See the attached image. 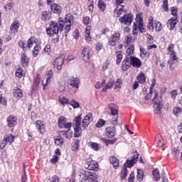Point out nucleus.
Masks as SVG:
<instances>
[{
  "instance_id": "1",
  "label": "nucleus",
  "mask_w": 182,
  "mask_h": 182,
  "mask_svg": "<svg viewBox=\"0 0 182 182\" xmlns=\"http://www.w3.org/2000/svg\"><path fill=\"white\" fill-rule=\"evenodd\" d=\"M93 120L92 118V114L89 113L87 114L82 122V117L79 115L78 117H75L73 119V127L74 129V136L75 137H80L82 136V130H85L90 122ZM82 123V127L81 124Z\"/></svg>"
},
{
  "instance_id": "2",
  "label": "nucleus",
  "mask_w": 182,
  "mask_h": 182,
  "mask_svg": "<svg viewBox=\"0 0 182 182\" xmlns=\"http://www.w3.org/2000/svg\"><path fill=\"white\" fill-rule=\"evenodd\" d=\"M59 25L61 26L62 30L63 29V26H65V33H69V31H70V26H72V23H73V16H72V14H68L64 19H62L60 18L58 20Z\"/></svg>"
},
{
  "instance_id": "3",
  "label": "nucleus",
  "mask_w": 182,
  "mask_h": 182,
  "mask_svg": "<svg viewBox=\"0 0 182 182\" xmlns=\"http://www.w3.org/2000/svg\"><path fill=\"white\" fill-rule=\"evenodd\" d=\"M59 31H62V27H59V24H58L56 21H50L49 28H46L47 34H48L49 36L58 35Z\"/></svg>"
},
{
  "instance_id": "4",
  "label": "nucleus",
  "mask_w": 182,
  "mask_h": 182,
  "mask_svg": "<svg viewBox=\"0 0 182 182\" xmlns=\"http://www.w3.org/2000/svg\"><path fill=\"white\" fill-rule=\"evenodd\" d=\"M147 28L151 31H154L155 29L156 32H160V31L163 29V26L159 21H155L154 23H153V17L150 16L149 18V24L147 26Z\"/></svg>"
},
{
  "instance_id": "5",
  "label": "nucleus",
  "mask_w": 182,
  "mask_h": 182,
  "mask_svg": "<svg viewBox=\"0 0 182 182\" xmlns=\"http://www.w3.org/2000/svg\"><path fill=\"white\" fill-rule=\"evenodd\" d=\"M157 97H159V94L157 92L154 91V97L152 100L154 109V112L155 114H160V113H161V107H163V105L160 103Z\"/></svg>"
},
{
  "instance_id": "6",
  "label": "nucleus",
  "mask_w": 182,
  "mask_h": 182,
  "mask_svg": "<svg viewBox=\"0 0 182 182\" xmlns=\"http://www.w3.org/2000/svg\"><path fill=\"white\" fill-rule=\"evenodd\" d=\"M82 178L85 181L87 180L88 181H90V180H91V181H96V180H97V174H96V173H95L94 171H82Z\"/></svg>"
},
{
  "instance_id": "7",
  "label": "nucleus",
  "mask_w": 182,
  "mask_h": 182,
  "mask_svg": "<svg viewBox=\"0 0 182 182\" xmlns=\"http://www.w3.org/2000/svg\"><path fill=\"white\" fill-rule=\"evenodd\" d=\"M120 41V33H114L108 38V46L111 48L116 46V43Z\"/></svg>"
},
{
  "instance_id": "8",
  "label": "nucleus",
  "mask_w": 182,
  "mask_h": 182,
  "mask_svg": "<svg viewBox=\"0 0 182 182\" xmlns=\"http://www.w3.org/2000/svg\"><path fill=\"white\" fill-rule=\"evenodd\" d=\"M14 136H12V134H6L4 136L3 140L1 141V142H0V149L1 150L5 149L6 144H8V143H9L11 144V143H14Z\"/></svg>"
},
{
  "instance_id": "9",
  "label": "nucleus",
  "mask_w": 182,
  "mask_h": 182,
  "mask_svg": "<svg viewBox=\"0 0 182 182\" xmlns=\"http://www.w3.org/2000/svg\"><path fill=\"white\" fill-rule=\"evenodd\" d=\"M119 22L127 26L132 25V22H133V16H132V14H125L119 18Z\"/></svg>"
},
{
  "instance_id": "10",
  "label": "nucleus",
  "mask_w": 182,
  "mask_h": 182,
  "mask_svg": "<svg viewBox=\"0 0 182 182\" xmlns=\"http://www.w3.org/2000/svg\"><path fill=\"white\" fill-rule=\"evenodd\" d=\"M65 62V59L63 58V55H60L59 58H57L54 61V68L57 69V70H60L62 69V65H63Z\"/></svg>"
},
{
  "instance_id": "11",
  "label": "nucleus",
  "mask_w": 182,
  "mask_h": 182,
  "mask_svg": "<svg viewBox=\"0 0 182 182\" xmlns=\"http://www.w3.org/2000/svg\"><path fill=\"white\" fill-rule=\"evenodd\" d=\"M68 83L70 86L77 89L79 87V85H80V80L77 77H70Z\"/></svg>"
},
{
  "instance_id": "12",
  "label": "nucleus",
  "mask_w": 182,
  "mask_h": 182,
  "mask_svg": "<svg viewBox=\"0 0 182 182\" xmlns=\"http://www.w3.org/2000/svg\"><path fill=\"white\" fill-rule=\"evenodd\" d=\"M105 134L108 139H113L116 136V128L114 127H108L105 129Z\"/></svg>"
},
{
  "instance_id": "13",
  "label": "nucleus",
  "mask_w": 182,
  "mask_h": 182,
  "mask_svg": "<svg viewBox=\"0 0 182 182\" xmlns=\"http://www.w3.org/2000/svg\"><path fill=\"white\" fill-rule=\"evenodd\" d=\"M130 63L133 68H140L141 66V61L136 57L129 55Z\"/></svg>"
},
{
  "instance_id": "14",
  "label": "nucleus",
  "mask_w": 182,
  "mask_h": 182,
  "mask_svg": "<svg viewBox=\"0 0 182 182\" xmlns=\"http://www.w3.org/2000/svg\"><path fill=\"white\" fill-rule=\"evenodd\" d=\"M178 20H177V17H173L167 21V27L170 31H173L174 28H176V25H177Z\"/></svg>"
},
{
  "instance_id": "15",
  "label": "nucleus",
  "mask_w": 182,
  "mask_h": 182,
  "mask_svg": "<svg viewBox=\"0 0 182 182\" xmlns=\"http://www.w3.org/2000/svg\"><path fill=\"white\" fill-rule=\"evenodd\" d=\"M90 48L86 47L82 50V59L85 62H89V59L90 58Z\"/></svg>"
},
{
  "instance_id": "16",
  "label": "nucleus",
  "mask_w": 182,
  "mask_h": 182,
  "mask_svg": "<svg viewBox=\"0 0 182 182\" xmlns=\"http://www.w3.org/2000/svg\"><path fill=\"white\" fill-rule=\"evenodd\" d=\"M19 21H14L12 23L11 27H10V33L11 35H15L18 32V29H19Z\"/></svg>"
},
{
  "instance_id": "17",
  "label": "nucleus",
  "mask_w": 182,
  "mask_h": 182,
  "mask_svg": "<svg viewBox=\"0 0 182 182\" xmlns=\"http://www.w3.org/2000/svg\"><path fill=\"white\" fill-rule=\"evenodd\" d=\"M130 55H127L122 62V69L123 70H127L130 68Z\"/></svg>"
},
{
  "instance_id": "18",
  "label": "nucleus",
  "mask_w": 182,
  "mask_h": 182,
  "mask_svg": "<svg viewBox=\"0 0 182 182\" xmlns=\"http://www.w3.org/2000/svg\"><path fill=\"white\" fill-rule=\"evenodd\" d=\"M6 122L9 127H14L16 125V117L13 116H9L7 118Z\"/></svg>"
},
{
  "instance_id": "19",
  "label": "nucleus",
  "mask_w": 182,
  "mask_h": 182,
  "mask_svg": "<svg viewBox=\"0 0 182 182\" xmlns=\"http://www.w3.org/2000/svg\"><path fill=\"white\" fill-rule=\"evenodd\" d=\"M50 8H51V11L54 14H60L62 12V7H60V6H59L56 3L52 4L50 6Z\"/></svg>"
},
{
  "instance_id": "20",
  "label": "nucleus",
  "mask_w": 182,
  "mask_h": 182,
  "mask_svg": "<svg viewBox=\"0 0 182 182\" xmlns=\"http://www.w3.org/2000/svg\"><path fill=\"white\" fill-rule=\"evenodd\" d=\"M135 27L139 29V32H144V26L143 25V21H139L136 17V22H134Z\"/></svg>"
},
{
  "instance_id": "21",
  "label": "nucleus",
  "mask_w": 182,
  "mask_h": 182,
  "mask_svg": "<svg viewBox=\"0 0 182 182\" xmlns=\"http://www.w3.org/2000/svg\"><path fill=\"white\" fill-rule=\"evenodd\" d=\"M88 168L92 171H96L97 168H99V164L95 161H87Z\"/></svg>"
},
{
  "instance_id": "22",
  "label": "nucleus",
  "mask_w": 182,
  "mask_h": 182,
  "mask_svg": "<svg viewBox=\"0 0 182 182\" xmlns=\"http://www.w3.org/2000/svg\"><path fill=\"white\" fill-rule=\"evenodd\" d=\"M124 14V10L123 9V6H118L115 9L114 11V16L116 18H119L121 15H123Z\"/></svg>"
},
{
  "instance_id": "23",
  "label": "nucleus",
  "mask_w": 182,
  "mask_h": 182,
  "mask_svg": "<svg viewBox=\"0 0 182 182\" xmlns=\"http://www.w3.org/2000/svg\"><path fill=\"white\" fill-rule=\"evenodd\" d=\"M36 127L40 132V133L45 132V125H43V122L42 121L38 120L36 122Z\"/></svg>"
},
{
  "instance_id": "24",
  "label": "nucleus",
  "mask_w": 182,
  "mask_h": 182,
  "mask_svg": "<svg viewBox=\"0 0 182 182\" xmlns=\"http://www.w3.org/2000/svg\"><path fill=\"white\" fill-rule=\"evenodd\" d=\"M14 96L16 99H22V90L18 87H15L13 90Z\"/></svg>"
},
{
  "instance_id": "25",
  "label": "nucleus",
  "mask_w": 182,
  "mask_h": 182,
  "mask_svg": "<svg viewBox=\"0 0 182 182\" xmlns=\"http://www.w3.org/2000/svg\"><path fill=\"white\" fill-rule=\"evenodd\" d=\"M21 65L23 68L26 67L28 63H29V58L26 56V54L22 53L21 54Z\"/></svg>"
},
{
  "instance_id": "26",
  "label": "nucleus",
  "mask_w": 182,
  "mask_h": 182,
  "mask_svg": "<svg viewBox=\"0 0 182 182\" xmlns=\"http://www.w3.org/2000/svg\"><path fill=\"white\" fill-rule=\"evenodd\" d=\"M109 107L111 110V114H112V116H117V113H119V111H117V106L114 104H110Z\"/></svg>"
},
{
  "instance_id": "27",
  "label": "nucleus",
  "mask_w": 182,
  "mask_h": 182,
  "mask_svg": "<svg viewBox=\"0 0 182 182\" xmlns=\"http://www.w3.org/2000/svg\"><path fill=\"white\" fill-rule=\"evenodd\" d=\"M109 163H111V164H112L114 167V168H117V167H119V159H117V158H116V156H112L109 159Z\"/></svg>"
},
{
  "instance_id": "28",
  "label": "nucleus",
  "mask_w": 182,
  "mask_h": 182,
  "mask_svg": "<svg viewBox=\"0 0 182 182\" xmlns=\"http://www.w3.org/2000/svg\"><path fill=\"white\" fill-rule=\"evenodd\" d=\"M37 45L38 41L36 40L35 38L31 37L30 39H28L27 44L28 48H32L33 46H36Z\"/></svg>"
},
{
  "instance_id": "29",
  "label": "nucleus",
  "mask_w": 182,
  "mask_h": 182,
  "mask_svg": "<svg viewBox=\"0 0 182 182\" xmlns=\"http://www.w3.org/2000/svg\"><path fill=\"white\" fill-rule=\"evenodd\" d=\"M66 118L63 116H60L58 118V127L60 129H63V126H65V124L66 123Z\"/></svg>"
},
{
  "instance_id": "30",
  "label": "nucleus",
  "mask_w": 182,
  "mask_h": 182,
  "mask_svg": "<svg viewBox=\"0 0 182 182\" xmlns=\"http://www.w3.org/2000/svg\"><path fill=\"white\" fill-rule=\"evenodd\" d=\"M152 175L154 180H155V181H159L160 179V171H159L158 168H156L152 171Z\"/></svg>"
},
{
  "instance_id": "31",
  "label": "nucleus",
  "mask_w": 182,
  "mask_h": 182,
  "mask_svg": "<svg viewBox=\"0 0 182 182\" xmlns=\"http://www.w3.org/2000/svg\"><path fill=\"white\" fill-rule=\"evenodd\" d=\"M136 79L139 83H144L146 82V75H144V73H140L138 74Z\"/></svg>"
},
{
  "instance_id": "32",
  "label": "nucleus",
  "mask_w": 182,
  "mask_h": 182,
  "mask_svg": "<svg viewBox=\"0 0 182 182\" xmlns=\"http://www.w3.org/2000/svg\"><path fill=\"white\" fill-rule=\"evenodd\" d=\"M98 8L101 11V12H105V10L106 9V4H105V1H103V0L98 1Z\"/></svg>"
},
{
  "instance_id": "33",
  "label": "nucleus",
  "mask_w": 182,
  "mask_h": 182,
  "mask_svg": "<svg viewBox=\"0 0 182 182\" xmlns=\"http://www.w3.org/2000/svg\"><path fill=\"white\" fill-rule=\"evenodd\" d=\"M54 140L55 146H58V147L62 146V145L63 144V139L60 138V136H57L54 139Z\"/></svg>"
},
{
  "instance_id": "34",
  "label": "nucleus",
  "mask_w": 182,
  "mask_h": 182,
  "mask_svg": "<svg viewBox=\"0 0 182 182\" xmlns=\"http://www.w3.org/2000/svg\"><path fill=\"white\" fill-rule=\"evenodd\" d=\"M40 50H41V46H39V44L34 46V48L33 50V55L34 56V58H36V56H38Z\"/></svg>"
},
{
  "instance_id": "35",
  "label": "nucleus",
  "mask_w": 182,
  "mask_h": 182,
  "mask_svg": "<svg viewBox=\"0 0 182 182\" xmlns=\"http://www.w3.org/2000/svg\"><path fill=\"white\" fill-rule=\"evenodd\" d=\"M89 146L90 148L92 149V150H94L95 151H97L100 149V146H99V144L96 142H90L89 143Z\"/></svg>"
},
{
  "instance_id": "36",
  "label": "nucleus",
  "mask_w": 182,
  "mask_h": 182,
  "mask_svg": "<svg viewBox=\"0 0 182 182\" xmlns=\"http://www.w3.org/2000/svg\"><path fill=\"white\" fill-rule=\"evenodd\" d=\"M156 140L159 147H163V146H164V139H163V137L158 136V137L156 138Z\"/></svg>"
},
{
  "instance_id": "37",
  "label": "nucleus",
  "mask_w": 182,
  "mask_h": 182,
  "mask_svg": "<svg viewBox=\"0 0 182 182\" xmlns=\"http://www.w3.org/2000/svg\"><path fill=\"white\" fill-rule=\"evenodd\" d=\"M134 164H136V163L134 162V161H132V159H128L126 162V164H124V167L126 168H132V167H133V166H134Z\"/></svg>"
},
{
  "instance_id": "38",
  "label": "nucleus",
  "mask_w": 182,
  "mask_h": 182,
  "mask_svg": "<svg viewBox=\"0 0 182 182\" xmlns=\"http://www.w3.org/2000/svg\"><path fill=\"white\" fill-rule=\"evenodd\" d=\"M105 124H106V121H105V119H100L96 125H95V127H97V128H100V127H103V126H105Z\"/></svg>"
},
{
  "instance_id": "39",
  "label": "nucleus",
  "mask_w": 182,
  "mask_h": 182,
  "mask_svg": "<svg viewBox=\"0 0 182 182\" xmlns=\"http://www.w3.org/2000/svg\"><path fill=\"white\" fill-rule=\"evenodd\" d=\"M134 53V46L131 45L129 46V48H127V53L128 56H131V55H133Z\"/></svg>"
},
{
  "instance_id": "40",
  "label": "nucleus",
  "mask_w": 182,
  "mask_h": 182,
  "mask_svg": "<svg viewBox=\"0 0 182 182\" xmlns=\"http://www.w3.org/2000/svg\"><path fill=\"white\" fill-rule=\"evenodd\" d=\"M133 42V38L131 37V36H127L124 38V43L129 46Z\"/></svg>"
},
{
  "instance_id": "41",
  "label": "nucleus",
  "mask_w": 182,
  "mask_h": 182,
  "mask_svg": "<svg viewBox=\"0 0 182 182\" xmlns=\"http://www.w3.org/2000/svg\"><path fill=\"white\" fill-rule=\"evenodd\" d=\"M144 175L143 174V171L138 169L137 170V175H136V178L138 181H143V176Z\"/></svg>"
},
{
  "instance_id": "42",
  "label": "nucleus",
  "mask_w": 182,
  "mask_h": 182,
  "mask_svg": "<svg viewBox=\"0 0 182 182\" xmlns=\"http://www.w3.org/2000/svg\"><path fill=\"white\" fill-rule=\"evenodd\" d=\"M59 102L63 105H69V103L70 102L69 100L65 97H60Z\"/></svg>"
},
{
  "instance_id": "43",
  "label": "nucleus",
  "mask_w": 182,
  "mask_h": 182,
  "mask_svg": "<svg viewBox=\"0 0 182 182\" xmlns=\"http://www.w3.org/2000/svg\"><path fill=\"white\" fill-rule=\"evenodd\" d=\"M122 59H123V55L122 54V51L117 52V65H119L122 62Z\"/></svg>"
},
{
  "instance_id": "44",
  "label": "nucleus",
  "mask_w": 182,
  "mask_h": 182,
  "mask_svg": "<svg viewBox=\"0 0 182 182\" xmlns=\"http://www.w3.org/2000/svg\"><path fill=\"white\" fill-rule=\"evenodd\" d=\"M121 87H122V80L117 79L115 82L114 89L115 90H120Z\"/></svg>"
},
{
  "instance_id": "45",
  "label": "nucleus",
  "mask_w": 182,
  "mask_h": 182,
  "mask_svg": "<svg viewBox=\"0 0 182 182\" xmlns=\"http://www.w3.org/2000/svg\"><path fill=\"white\" fill-rule=\"evenodd\" d=\"M16 76L19 78L22 77V76H23V70H22V68L17 69L16 71Z\"/></svg>"
},
{
  "instance_id": "46",
  "label": "nucleus",
  "mask_w": 182,
  "mask_h": 182,
  "mask_svg": "<svg viewBox=\"0 0 182 182\" xmlns=\"http://www.w3.org/2000/svg\"><path fill=\"white\" fill-rule=\"evenodd\" d=\"M117 139H103V141L107 144V146H109V144H114L116 143Z\"/></svg>"
},
{
  "instance_id": "47",
  "label": "nucleus",
  "mask_w": 182,
  "mask_h": 182,
  "mask_svg": "<svg viewBox=\"0 0 182 182\" xmlns=\"http://www.w3.org/2000/svg\"><path fill=\"white\" fill-rule=\"evenodd\" d=\"M42 21H48L49 19V13L48 11H43L41 16Z\"/></svg>"
},
{
  "instance_id": "48",
  "label": "nucleus",
  "mask_w": 182,
  "mask_h": 182,
  "mask_svg": "<svg viewBox=\"0 0 182 182\" xmlns=\"http://www.w3.org/2000/svg\"><path fill=\"white\" fill-rule=\"evenodd\" d=\"M39 83H41V78L39 76H37L33 80V86L35 87H38V86H39Z\"/></svg>"
},
{
  "instance_id": "49",
  "label": "nucleus",
  "mask_w": 182,
  "mask_h": 182,
  "mask_svg": "<svg viewBox=\"0 0 182 182\" xmlns=\"http://www.w3.org/2000/svg\"><path fill=\"white\" fill-rule=\"evenodd\" d=\"M58 161H59V157L57 155H53L50 159V164H55V163H58Z\"/></svg>"
},
{
  "instance_id": "50",
  "label": "nucleus",
  "mask_w": 182,
  "mask_h": 182,
  "mask_svg": "<svg viewBox=\"0 0 182 182\" xmlns=\"http://www.w3.org/2000/svg\"><path fill=\"white\" fill-rule=\"evenodd\" d=\"M58 90L60 91V92H64L65 91V82L62 81L61 82H58Z\"/></svg>"
},
{
  "instance_id": "51",
  "label": "nucleus",
  "mask_w": 182,
  "mask_h": 182,
  "mask_svg": "<svg viewBox=\"0 0 182 182\" xmlns=\"http://www.w3.org/2000/svg\"><path fill=\"white\" fill-rule=\"evenodd\" d=\"M113 85H114V80H109V82L106 85L107 89H112V87H113Z\"/></svg>"
},
{
  "instance_id": "52",
  "label": "nucleus",
  "mask_w": 182,
  "mask_h": 182,
  "mask_svg": "<svg viewBox=\"0 0 182 182\" xmlns=\"http://www.w3.org/2000/svg\"><path fill=\"white\" fill-rule=\"evenodd\" d=\"M52 78L47 77L46 80V83L43 82V90H45V86H49V84L51 83Z\"/></svg>"
},
{
  "instance_id": "53",
  "label": "nucleus",
  "mask_w": 182,
  "mask_h": 182,
  "mask_svg": "<svg viewBox=\"0 0 182 182\" xmlns=\"http://www.w3.org/2000/svg\"><path fill=\"white\" fill-rule=\"evenodd\" d=\"M69 105L73 107V109H77V107H79V102L75 100H72L71 102H70Z\"/></svg>"
},
{
  "instance_id": "54",
  "label": "nucleus",
  "mask_w": 182,
  "mask_h": 182,
  "mask_svg": "<svg viewBox=\"0 0 182 182\" xmlns=\"http://www.w3.org/2000/svg\"><path fill=\"white\" fill-rule=\"evenodd\" d=\"M121 177L122 178H126V177H127V168L126 167L122 170Z\"/></svg>"
},
{
  "instance_id": "55",
  "label": "nucleus",
  "mask_w": 182,
  "mask_h": 182,
  "mask_svg": "<svg viewBox=\"0 0 182 182\" xmlns=\"http://www.w3.org/2000/svg\"><path fill=\"white\" fill-rule=\"evenodd\" d=\"M163 8L166 12L168 11V0H163Z\"/></svg>"
},
{
  "instance_id": "56",
  "label": "nucleus",
  "mask_w": 182,
  "mask_h": 182,
  "mask_svg": "<svg viewBox=\"0 0 182 182\" xmlns=\"http://www.w3.org/2000/svg\"><path fill=\"white\" fill-rule=\"evenodd\" d=\"M182 109L180 107H175L173 109V114H178V113H181Z\"/></svg>"
},
{
  "instance_id": "57",
  "label": "nucleus",
  "mask_w": 182,
  "mask_h": 182,
  "mask_svg": "<svg viewBox=\"0 0 182 182\" xmlns=\"http://www.w3.org/2000/svg\"><path fill=\"white\" fill-rule=\"evenodd\" d=\"M161 178L163 182H168V179L166 177V171L164 169L161 171Z\"/></svg>"
},
{
  "instance_id": "58",
  "label": "nucleus",
  "mask_w": 182,
  "mask_h": 182,
  "mask_svg": "<svg viewBox=\"0 0 182 182\" xmlns=\"http://www.w3.org/2000/svg\"><path fill=\"white\" fill-rule=\"evenodd\" d=\"M73 136V132L70 129H68L65 134L66 139H72Z\"/></svg>"
},
{
  "instance_id": "59",
  "label": "nucleus",
  "mask_w": 182,
  "mask_h": 182,
  "mask_svg": "<svg viewBox=\"0 0 182 182\" xmlns=\"http://www.w3.org/2000/svg\"><path fill=\"white\" fill-rule=\"evenodd\" d=\"M73 148H74V150L79 149V139L74 140V142L73 144Z\"/></svg>"
},
{
  "instance_id": "60",
  "label": "nucleus",
  "mask_w": 182,
  "mask_h": 182,
  "mask_svg": "<svg viewBox=\"0 0 182 182\" xmlns=\"http://www.w3.org/2000/svg\"><path fill=\"white\" fill-rule=\"evenodd\" d=\"M111 124L112 126H116L117 124V116H114L111 119Z\"/></svg>"
},
{
  "instance_id": "61",
  "label": "nucleus",
  "mask_w": 182,
  "mask_h": 182,
  "mask_svg": "<svg viewBox=\"0 0 182 182\" xmlns=\"http://www.w3.org/2000/svg\"><path fill=\"white\" fill-rule=\"evenodd\" d=\"M177 95H178V93L177 92V90H173L171 91V99H176V97H177Z\"/></svg>"
},
{
  "instance_id": "62",
  "label": "nucleus",
  "mask_w": 182,
  "mask_h": 182,
  "mask_svg": "<svg viewBox=\"0 0 182 182\" xmlns=\"http://www.w3.org/2000/svg\"><path fill=\"white\" fill-rule=\"evenodd\" d=\"M70 127H72V122H66L63 126V129H68V130H70Z\"/></svg>"
},
{
  "instance_id": "63",
  "label": "nucleus",
  "mask_w": 182,
  "mask_h": 182,
  "mask_svg": "<svg viewBox=\"0 0 182 182\" xmlns=\"http://www.w3.org/2000/svg\"><path fill=\"white\" fill-rule=\"evenodd\" d=\"M48 182H59V177L54 176L51 178H49Z\"/></svg>"
},
{
  "instance_id": "64",
  "label": "nucleus",
  "mask_w": 182,
  "mask_h": 182,
  "mask_svg": "<svg viewBox=\"0 0 182 182\" xmlns=\"http://www.w3.org/2000/svg\"><path fill=\"white\" fill-rule=\"evenodd\" d=\"M170 59H172V60H177V55H176L175 51L171 52Z\"/></svg>"
}]
</instances>
